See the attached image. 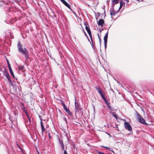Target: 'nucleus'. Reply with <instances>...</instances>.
<instances>
[{"mask_svg": "<svg viewBox=\"0 0 154 154\" xmlns=\"http://www.w3.org/2000/svg\"><path fill=\"white\" fill-rule=\"evenodd\" d=\"M98 154H105L104 153L100 152H98Z\"/></svg>", "mask_w": 154, "mask_h": 154, "instance_id": "24", "label": "nucleus"}, {"mask_svg": "<svg viewBox=\"0 0 154 154\" xmlns=\"http://www.w3.org/2000/svg\"><path fill=\"white\" fill-rule=\"evenodd\" d=\"M124 125L125 129L128 130L129 131H131L132 130V128L129 123L128 122H125L124 123Z\"/></svg>", "mask_w": 154, "mask_h": 154, "instance_id": "4", "label": "nucleus"}, {"mask_svg": "<svg viewBox=\"0 0 154 154\" xmlns=\"http://www.w3.org/2000/svg\"><path fill=\"white\" fill-rule=\"evenodd\" d=\"M112 115L115 118H116V119H117V115L116 114H112Z\"/></svg>", "mask_w": 154, "mask_h": 154, "instance_id": "22", "label": "nucleus"}, {"mask_svg": "<svg viewBox=\"0 0 154 154\" xmlns=\"http://www.w3.org/2000/svg\"><path fill=\"white\" fill-rule=\"evenodd\" d=\"M49 137H50V134H49Z\"/></svg>", "mask_w": 154, "mask_h": 154, "instance_id": "31", "label": "nucleus"}, {"mask_svg": "<svg viewBox=\"0 0 154 154\" xmlns=\"http://www.w3.org/2000/svg\"><path fill=\"white\" fill-rule=\"evenodd\" d=\"M124 4V2H122V1H121L120 2V7H119V9L120 10V9L121 8H122V7L123 5Z\"/></svg>", "mask_w": 154, "mask_h": 154, "instance_id": "19", "label": "nucleus"}, {"mask_svg": "<svg viewBox=\"0 0 154 154\" xmlns=\"http://www.w3.org/2000/svg\"><path fill=\"white\" fill-rule=\"evenodd\" d=\"M64 154H67V152L66 150H64Z\"/></svg>", "mask_w": 154, "mask_h": 154, "instance_id": "27", "label": "nucleus"}, {"mask_svg": "<svg viewBox=\"0 0 154 154\" xmlns=\"http://www.w3.org/2000/svg\"><path fill=\"white\" fill-rule=\"evenodd\" d=\"M112 152L114 153V152L113 150H110Z\"/></svg>", "mask_w": 154, "mask_h": 154, "instance_id": "30", "label": "nucleus"}, {"mask_svg": "<svg viewBox=\"0 0 154 154\" xmlns=\"http://www.w3.org/2000/svg\"><path fill=\"white\" fill-rule=\"evenodd\" d=\"M60 1L62 2V3L63 4L64 3L66 2L64 0H60Z\"/></svg>", "mask_w": 154, "mask_h": 154, "instance_id": "26", "label": "nucleus"}, {"mask_svg": "<svg viewBox=\"0 0 154 154\" xmlns=\"http://www.w3.org/2000/svg\"><path fill=\"white\" fill-rule=\"evenodd\" d=\"M24 66H20L18 68L20 70H22L24 68Z\"/></svg>", "mask_w": 154, "mask_h": 154, "instance_id": "21", "label": "nucleus"}, {"mask_svg": "<svg viewBox=\"0 0 154 154\" xmlns=\"http://www.w3.org/2000/svg\"><path fill=\"white\" fill-rule=\"evenodd\" d=\"M137 118L138 119L139 122L141 123L143 125L146 124V122L143 118V117L141 116V115L138 113H137Z\"/></svg>", "mask_w": 154, "mask_h": 154, "instance_id": "3", "label": "nucleus"}, {"mask_svg": "<svg viewBox=\"0 0 154 154\" xmlns=\"http://www.w3.org/2000/svg\"><path fill=\"white\" fill-rule=\"evenodd\" d=\"M7 62L8 63V68H10L11 67V66L10 65V64L9 62L8 61V60H7Z\"/></svg>", "mask_w": 154, "mask_h": 154, "instance_id": "20", "label": "nucleus"}, {"mask_svg": "<svg viewBox=\"0 0 154 154\" xmlns=\"http://www.w3.org/2000/svg\"><path fill=\"white\" fill-rule=\"evenodd\" d=\"M21 108H22V109L25 112L27 116V117H28V119H29V120L30 119H29V116L27 115V113L26 112V108L25 107L23 106H21Z\"/></svg>", "mask_w": 154, "mask_h": 154, "instance_id": "14", "label": "nucleus"}, {"mask_svg": "<svg viewBox=\"0 0 154 154\" xmlns=\"http://www.w3.org/2000/svg\"><path fill=\"white\" fill-rule=\"evenodd\" d=\"M4 74L5 76L8 80L9 82H10L11 80L10 78V76L8 72L7 71H5L4 72Z\"/></svg>", "mask_w": 154, "mask_h": 154, "instance_id": "9", "label": "nucleus"}, {"mask_svg": "<svg viewBox=\"0 0 154 154\" xmlns=\"http://www.w3.org/2000/svg\"><path fill=\"white\" fill-rule=\"evenodd\" d=\"M62 104H63V109L65 110L66 112H67L69 115H70V116H72V112L69 110V109L66 108L65 104L63 103Z\"/></svg>", "mask_w": 154, "mask_h": 154, "instance_id": "7", "label": "nucleus"}, {"mask_svg": "<svg viewBox=\"0 0 154 154\" xmlns=\"http://www.w3.org/2000/svg\"><path fill=\"white\" fill-rule=\"evenodd\" d=\"M85 35H86V33H85Z\"/></svg>", "mask_w": 154, "mask_h": 154, "instance_id": "36", "label": "nucleus"}, {"mask_svg": "<svg viewBox=\"0 0 154 154\" xmlns=\"http://www.w3.org/2000/svg\"><path fill=\"white\" fill-rule=\"evenodd\" d=\"M98 37H99V42H100V44H101V39H100V36H99V35H98Z\"/></svg>", "mask_w": 154, "mask_h": 154, "instance_id": "25", "label": "nucleus"}, {"mask_svg": "<svg viewBox=\"0 0 154 154\" xmlns=\"http://www.w3.org/2000/svg\"><path fill=\"white\" fill-rule=\"evenodd\" d=\"M41 127L42 128V133L43 134L44 131L45 130V129L44 127V125L42 122H41Z\"/></svg>", "mask_w": 154, "mask_h": 154, "instance_id": "17", "label": "nucleus"}, {"mask_svg": "<svg viewBox=\"0 0 154 154\" xmlns=\"http://www.w3.org/2000/svg\"><path fill=\"white\" fill-rule=\"evenodd\" d=\"M58 141L59 143V145L61 147L62 150H64V145L62 140H60L58 138Z\"/></svg>", "mask_w": 154, "mask_h": 154, "instance_id": "10", "label": "nucleus"}, {"mask_svg": "<svg viewBox=\"0 0 154 154\" xmlns=\"http://www.w3.org/2000/svg\"><path fill=\"white\" fill-rule=\"evenodd\" d=\"M111 92L113 94L112 95H114V93L113 91L112 90H111Z\"/></svg>", "mask_w": 154, "mask_h": 154, "instance_id": "28", "label": "nucleus"}, {"mask_svg": "<svg viewBox=\"0 0 154 154\" xmlns=\"http://www.w3.org/2000/svg\"><path fill=\"white\" fill-rule=\"evenodd\" d=\"M38 154H39V152H38Z\"/></svg>", "mask_w": 154, "mask_h": 154, "instance_id": "35", "label": "nucleus"}, {"mask_svg": "<svg viewBox=\"0 0 154 154\" xmlns=\"http://www.w3.org/2000/svg\"><path fill=\"white\" fill-rule=\"evenodd\" d=\"M136 0L137 1H140V0Z\"/></svg>", "mask_w": 154, "mask_h": 154, "instance_id": "34", "label": "nucleus"}, {"mask_svg": "<svg viewBox=\"0 0 154 154\" xmlns=\"http://www.w3.org/2000/svg\"><path fill=\"white\" fill-rule=\"evenodd\" d=\"M103 147H105V148H106V149H109L110 148L108 147H105V146H103Z\"/></svg>", "mask_w": 154, "mask_h": 154, "instance_id": "29", "label": "nucleus"}, {"mask_svg": "<svg viewBox=\"0 0 154 154\" xmlns=\"http://www.w3.org/2000/svg\"><path fill=\"white\" fill-rule=\"evenodd\" d=\"M116 12L114 11L113 9L112 10H111L110 12V14L112 16H114L116 14Z\"/></svg>", "mask_w": 154, "mask_h": 154, "instance_id": "13", "label": "nucleus"}, {"mask_svg": "<svg viewBox=\"0 0 154 154\" xmlns=\"http://www.w3.org/2000/svg\"><path fill=\"white\" fill-rule=\"evenodd\" d=\"M58 111H59L60 112H61V111H60V110L58 109Z\"/></svg>", "mask_w": 154, "mask_h": 154, "instance_id": "32", "label": "nucleus"}, {"mask_svg": "<svg viewBox=\"0 0 154 154\" xmlns=\"http://www.w3.org/2000/svg\"><path fill=\"white\" fill-rule=\"evenodd\" d=\"M63 4L67 7L68 8L71 10V8L70 5L66 1Z\"/></svg>", "mask_w": 154, "mask_h": 154, "instance_id": "16", "label": "nucleus"}, {"mask_svg": "<svg viewBox=\"0 0 154 154\" xmlns=\"http://www.w3.org/2000/svg\"><path fill=\"white\" fill-rule=\"evenodd\" d=\"M95 88L97 90L98 93L100 94L101 96H104L103 93L99 86H96L95 87Z\"/></svg>", "mask_w": 154, "mask_h": 154, "instance_id": "6", "label": "nucleus"}, {"mask_svg": "<svg viewBox=\"0 0 154 154\" xmlns=\"http://www.w3.org/2000/svg\"><path fill=\"white\" fill-rule=\"evenodd\" d=\"M75 112L76 113V112H79V111H80L81 112L82 115L83 114V112L81 110V109L80 107V106L79 105L78 103H77L76 102V99L75 97Z\"/></svg>", "mask_w": 154, "mask_h": 154, "instance_id": "2", "label": "nucleus"}, {"mask_svg": "<svg viewBox=\"0 0 154 154\" xmlns=\"http://www.w3.org/2000/svg\"><path fill=\"white\" fill-rule=\"evenodd\" d=\"M104 21L103 19H100L99 20L98 22V26H103V24L104 23Z\"/></svg>", "mask_w": 154, "mask_h": 154, "instance_id": "11", "label": "nucleus"}, {"mask_svg": "<svg viewBox=\"0 0 154 154\" xmlns=\"http://www.w3.org/2000/svg\"><path fill=\"white\" fill-rule=\"evenodd\" d=\"M127 1V2H128V0H125ZM112 2L114 3L115 4H117L119 3V0H112Z\"/></svg>", "mask_w": 154, "mask_h": 154, "instance_id": "18", "label": "nucleus"}, {"mask_svg": "<svg viewBox=\"0 0 154 154\" xmlns=\"http://www.w3.org/2000/svg\"><path fill=\"white\" fill-rule=\"evenodd\" d=\"M10 83V85H11V86H13V84L12 83V82L11 81V80L10 82H9Z\"/></svg>", "mask_w": 154, "mask_h": 154, "instance_id": "23", "label": "nucleus"}, {"mask_svg": "<svg viewBox=\"0 0 154 154\" xmlns=\"http://www.w3.org/2000/svg\"><path fill=\"white\" fill-rule=\"evenodd\" d=\"M108 35V32H107L105 34V35L104 37V44H105V46H106L107 43Z\"/></svg>", "mask_w": 154, "mask_h": 154, "instance_id": "12", "label": "nucleus"}, {"mask_svg": "<svg viewBox=\"0 0 154 154\" xmlns=\"http://www.w3.org/2000/svg\"><path fill=\"white\" fill-rule=\"evenodd\" d=\"M61 53V52H59V54H60V53Z\"/></svg>", "mask_w": 154, "mask_h": 154, "instance_id": "33", "label": "nucleus"}, {"mask_svg": "<svg viewBox=\"0 0 154 154\" xmlns=\"http://www.w3.org/2000/svg\"><path fill=\"white\" fill-rule=\"evenodd\" d=\"M84 25L85 26V29L87 31L89 36L91 39L92 38L90 28L88 26V24L86 23H85Z\"/></svg>", "mask_w": 154, "mask_h": 154, "instance_id": "5", "label": "nucleus"}, {"mask_svg": "<svg viewBox=\"0 0 154 154\" xmlns=\"http://www.w3.org/2000/svg\"><path fill=\"white\" fill-rule=\"evenodd\" d=\"M102 98H103L104 100L105 101V102H106V103L107 104V106L108 107H109V108L111 110V107L110 106V103L108 101L107 99L106 98L107 97H102Z\"/></svg>", "mask_w": 154, "mask_h": 154, "instance_id": "8", "label": "nucleus"}, {"mask_svg": "<svg viewBox=\"0 0 154 154\" xmlns=\"http://www.w3.org/2000/svg\"><path fill=\"white\" fill-rule=\"evenodd\" d=\"M10 72L11 73V75L14 78H15V76L14 75V74L13 72V71L12 70V69H11V68H9Z\"/></svg>", "mask_w": 154, "mask_h": 154, "instance_id": "15", "label": "nucleus"}, {"mask_svg": "<svg viewBox=\"0 0 154 154\" xmlns=\"http://www.w3.org/2000/svg\"><path fill=\"white\" fill-rule=\"evenodd\" d=\"M17 47L19 52L24 55L26 60H27L29 58V54L26 48H23V45L21 44L20 42H18Z\"/></svg>", "mask_w": 154, "mask_h": 154, "instance_id": "1", "label": "nucleus"}]
</instances>
